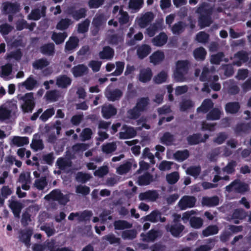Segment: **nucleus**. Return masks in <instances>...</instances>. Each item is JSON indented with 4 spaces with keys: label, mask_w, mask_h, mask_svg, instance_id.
<instances>
[{
    "label": "nucleus",
    "mask_w": 251,
    "mask_h": 251,
    "mask_svg": "<svg viewBox=\"0 0 251 251\" xmlns=\"http://www.w3.org/2000/svg\"><path fill=\"white\" fill-rule=\"evenodd\" d=\"M72 24V21L68 18L61 19L57 24L56 28L58 30H64L67 29Z\"/></svg>",
    "instance_id": "nucleus-42"
},
{
    "label": "nucleus",
    "mask_w": 251,
    "mask_h": 251,
    "mask_svg": "<svg viewBox=\"0 0 251 251\" xmlns=\"http://www.w3.org/2000/svg\"><path fill=\"white\" fill-rule=\"evenodd\" d=\"M214 103L210 99H206L203 100L201 106L197 108L198 112H202L203 113H207L211 109L213 108Z\"/></svg>",
    "instance_id": "nucleus-26"
},
{
    "label": "nucleus",
    "mask_w": 251,
    "mask_h": 251,
    "mask_svg": "<svg viewBox=\"0 0 251 251\" xmlns=\"http://www.w3.org/2000/svg\"><path fill=\"white\" fill-rule=\"evenodd\" d=\"M249 53L244 50H241L237 51L234 54V57L237 60H234L232 62V65L240 67L243 64L247 62L249 60Z\"/></svg>",
    "instance_id": "nucleus-10"
},
{
    "label": "nucleus",
    "mask_w": 251,
    "mask_h": 251,
    "mask_svg": "<svg viewBox=\"0 0 251 251\" xmlns=\"http://www.w3.org/2000/svg\"><path fill=\"white\" fill-rule=\"evenodd\" d=\"M240 109V103L237 101L229 102L225 105V110L227 113L236 114Z\"/></svg>",
    "instance_id": "nucleus-28"
},
{
    "label": "nucleus",
    "mask_w": 251,
    "mask_h": 251,
    "mask_svg": "<svg viewBox=\"0 0 251 251\" xmlns=\"http://www.w3.org/2000/svg\"><path fill=\"white\" fill-rule=\"evenodd\" d=\"M247 216V213L243 209H236L233 212L232 217L234 219L243 220Z\"/></svg>",
    "instance_id": "nucleus-55"
},
{
    "label": "nucleus",
    "mask_w": 251,
    "mask_h": 251,
    "mask_svg": "<svg viewBox=\"0 0 251 251\" xmlns=\"http://www.w3.org/2000/svg\"><path fill=\"white\" fill-rule=\"evenodd\" d=\"M106 22L103 14H96L94 17L92 24L93 26V29L92 30L93 35H96L99 32L100 27L104 24Z\"/></svg>",
    "instance_id": "nucleus-6"
},
{
    "label": "nucleus",
    "mask_w": 251,
    "mask_h": 251,
    "mask_svg": "<svg viewBox=\"0 0 251 251\" xmlns=\"http://www.w3.org/2000/svg\"><path fill=\"white\" fill-rule=\"evenodd\" d=\"M19 233L20 241L25 244L26 247H29L31 237L33 234L32 229L29 228L24 230H21Z\"/></svg>",
    "instance_id": "nucleus-16"
},
{
    "label": "nucleus",
    "mask_w": 251,
    "mask_h": 251,
    "mask_svg": "<svg viewBox=\"0 0 251 251\" xmlns=\"http://www.w3.org/2000/svg\"><path fill=\"white\" fill-rule=\"evenodd\" d=\"M225 55L223 52H219L211 55V62L213 64L219 65L222 61Z\"/></svg>",
    "instance_id": "nucleus-64"
},
{
    "label": "nucleus",
    "mask_w": 251,
    "mask_h": 251,
    "mask_svg": "<svg viewBox=\"0 0 251 251\" xmlns=\"http://www.w3.org/2000/svg\"><path fill=\"white\" fill-rule=\"evenodd\" d=\"M11 110L5 107H0V121H3L10 119Z\"/></svg>",
    "instance_id": "nucleus-53"
},
{
    "label": "nucleus",
    "mask_w": 251,
    "mask_h": 251,
    "mask_svg": "<svg viewBox=\"0 0 251 251\" xmlns=\"http://www.w3.org/2000/svg\"><path fill=\"white\" fill-rule=\"evenodd\" d=\"M113 226L116 230H124L130 228L132 227V224L127 221L118 220L114 222Z\"/></svg>",
    "instance_id": "nucleus-33"
},
{
    "label": "nucleus",
    "mask_w": 251,
    "mask_h": 251,
    "mask_svg": "<svg viewBox=\"0 0 251 251\" xmlns=\"http://www.w3.org/2000/svg\"><path fill=\"white\" fill-rule=\"evenodd\" d=\"M168 75L164 71H161L153 78V81L155 84H160L166 82Z\"/></svg>",
    "instance_id": "nucleus-46"
},
{
    "label": "nucleus",
    "mask_w": 251,
    "mask_h": 251,
    "mask_svg": "<svg viewBox=\"0 0 251 251\" xmlns=\"http://www.w3.org/2000/svg\"><path fill=\"white\" fill-rule=\"evenodd\" d=\"M116 70L111 74V75L119 76L123 73L125 67V63L122 61H117L116 62Z\"/></svg>",
    "instance_id": "nucleus-61"
},
{
    "label": "nucleus",
    "mask_w": 251,
    "mask_h": 251,
    "mask_svg": "<svg viewBox=\"0 0 251 251\" xmlns=\"http://www.w3.org/2000/svg\"><path fill=\"white\" fill-rule=\"evenodd\" d=\"M87 9L85 8H80L76 9L74 6H69L67 8V13L71 15L73 18L78 21L81 19L84 18L87 15Z\"/></svg>",
    "instance_id": "nucleus-5"
},
{
    "label": "nucleus",
    "mask_w": 251,
    "mask_h": 251,
    "mask_svg": "<svg viewBox=\"0 0 251 251\" xmlns=\"http://www.w3.org/2000/svg\"><path fill=\"white\" fill-rule=\"evenodd\" d=\"M167 35L164 32H162L152 39V42L155 46L162 47L167 43Z\"/></svg>",
    "instance_id": "nucleus-23"
},
{
    "label": "nucleus",
    "mask_w": 251,
    "mask_h": 251,
    "mask_svg": "<svg viewBox=\"0 0 251 251\" xmlns=\"http://www.w3.org/2000/svg\"><path fill=\"white\" fill-rule=\"evenodd\" d=\"M149 104V98L148 97H143L137 100L135 106L136 108H138L142 112L147 110Z\"/></svg>",
    "instance_id": "nucleus-31"
},
{
    "label": "nucleus",
    "mask_w": 251,
    "mask_h": 251,
    "mask_svg": "<svg viewBox=\"0 0 251 251\" xmlns=\"http://www.w3.org/2000/svg\"><path fill=\"white\" fill-rule=\"evenodd\" d=\"M194 57L197 60H203L206 55V51L203 47L196 49L193 51Z\"/></svg>",
    "instance_id": "nucleus-45"
},
{
    "label": "nucleus",
    "mask_w": 251,
    "mask_h": 251,
    "mask_svg": "<svg viewBox=\"0 0 251 251\" xmlns=\"http://www.w3.org/2000/svg\"><path fill=\"white\" fill-rule=\"evenodd\" d=\"M47 201H57L60 204L65 205L69 201L68 198L61 193L59 189H54L45 197Z\"/></svg>",
    "instance_id": "nucleus-4"
},
{
    "label": "nucleus",
    "mask_w": 251,
    "mask_h": 251,
    "mask_svg": "<svg viewBox=\"0 0 251 251\" xmlns=\"http://www.w3.org/2000/svg\"><path fill=\"white\" fill-rule=\"evenodd\" d=\"M11 142L13 145L17 147H22L29 143V139L27 137L14 136Z\"/></svg>",
    "instance_id": "nucleus-40"
},
{
    "label": "nucleus",
    "mask_w": 251,
    "mask_h": 251,
    "mask_svg": "<svg viewBox=\"0 0 251 251\" xmlns=\"http://www.w3.org/2000/svg\"><path fill=\"white\" fill-rule=\"evenodd\" d=\"M197 201L196 198L194 196H183L178 202V205L181 210H185L187 208L193 207Z\"/></svg>",
    "instance_id": "nucleus-9"
},
{
    "label": "nucleus",
    "mask_w": 251,
    "mask_h": 251,
    "mask_svg": "<svg viewBox=\"0 0 251 251\" xmlns=\"http://www.w3.org/2000/svg\"><path fill=\"white\" fill-rule=\"evenodd\" d=\"M221 111L217 108H213L207 114L206 118L207 120L215 121L220 119Z\"/></svg>",
    "instance_id": "nucleus-38"
},
{
    "label": "nucleus",
    "mask_w": 251,
    "mask_h": 251,
    "mask_svg": "<svg viewBox=\"0 0 251 251\" xmlns=\"http://www.w3.org/2000/svg\"><path fill=\"white\" fill-rule=\"evenodd\" d=\"M233 130L235 134L238 136L248 134L251 130V122L238 123Z\"/></svg>",
    "instance_id": "nucleus-13"
},
{
    "label": "nucleus",
    "mask_w": 251,
    "mask_h": 251,
    "mask_svg": "<svg viewBox=\"0 0 251 251\" xmlns=\"http://www.w3.org/2000/svg\"><path fill=\"white\" fill-rule=\"evenodd\" d=\"M201 134L200 133H194L187 136L186 140L190 146L198 145L201 143L200 137Z\"/></svg>",
    "instance_id": "nucleus-41"
},
{
    "label": "nucleus",
    "mask_w": 251,
    "mask_h": 251,
    "mask_svg": "<svg viewBox=\"0 0 251 251\" xmlns=\"http://www.w3.org/2000/svg\"><path fill=\"white\" fill-rule=\"evenodd\" d=\"M202 204L208 207L217 206L219 203V198L215 196L211 197H203L202 201Z\"/></svg>",
    "instance_id": "nucleus-32"
},
{
    "label": "nucleus",
    "mask_w": 251,
    "mask_h": 251,
    "mask_svg": "<svg viewBox=\"0 0 251 251\" xmlns=\"http://www.w3.org/2000/svg\"><path fill=\"white\" fill-rule=\"evenodd\" d=\"M102 116L105 119H109L116 115L117 110L111 104H105L101 107Z\"/></svg>",
    "instance_id": "nucleus-12"
},
{
    "label": "nucleus",
    "mask_w": 251,
    "mask_h": 251,
    "mask_svg": "<svg viewBox=\"0 0 251 251\" xmlns=\"http://www.w3.org/2000/svg\"><path fill=\"white\" fill-rule=\"evenodd\" d=\"M236 182L234 184V192L238 193L243 194L249 190L248 184L241 182L239 179L234 180Z\"/></svg>",
    "instance_id": "nucleus-30"
},
{
    "label": "nucleus",
    "mask_w": 251,
    "mask_h": 251,
    "mask_svg": "<svg viewBox=\"0 0 251 251\" xmlns=\"http://www.w3.org/2000/svg\"><path fill=\"white\" fill-rule=\"evenodd\" d=\"M72 81L71 78L67 75H59L57 78L56 83L59 88H66L71 84Z\"/></svg>",
    "instance_id": "nucleus-21"
},
{
    "label": "nucleus",
    "mask_w": 251,
    "mask_h": 251,
    "mask_svg": "<svg viewBox=\"0 0 251 251\" xmlns=\"http://www.w3.org/2000/svg\"><path fill=\"white\" fill-rule=\"evenodd\" d=\"M175 141V137L169 132H165L160 138V142L166 146H171Z\"/></svg>",
    "instance_id": "nucleus-39"
},
{
    "label": "nucleus",
    "mask_w": 251,
    "mask_h": 251,
    "mask_svg": "<svg viewBox=\"0 0 251 251\" xmlns=\"http://www.w3.org/2000/svg\"><path fill=\"white\" fill-rule=\"evenodd\" d=\"M186 26L185 23L179 21L172 26L171 31L174 34L180 35L184 31Z\"/></svg>",
    "instance_id": "nucleus-29"
},
{
    "label": "nucleus",
    "mask_w": 251,
    "mask_h": 251,
    "mask_svg": "<svg viewBox=\"0 0 251 251\" xmlns=\"http://www.w3.org/2000/svg\"><path fill=\"white\" fill-rule=\"evenodd\" d=\"M122 130L124 131L119 133V138L120 139H131L135 137L137 135V132L134 128L126 125H124L122 126Z\"/></svg>",
    "instance_id": "nucleus-8"
},
{
    "label": "nucleus",
    "mask_w": 251,
    "mask_h": 251,
    "mask_svg": "<svg viewBox=\"0 0 251 251\" xmlns=\"http://www.w3.org/2000/svg\"><path fill=\"white\" fill-rule=\"evenodd\" d=\"M21 99L23 101V103L21 105L23 111L24 113L31 112L35 106L33 93H26Z\"/></svg>",
    "instance_id": "nucleus-3"
},
{
    "label": "nucleus",
    "mask_w": 251,
    "mask_h": 251,
    "mask_svg": "<svg viewBox=\"0 0 251 251\" xmlns=\"http://www.w3.org/2000/svg\"><path fill=\"white\" fill-rule=\"evenodd\" d=\"M190 224L192 227L199 228L202 226L203 221L200 217H192L190 219Z\"/></svg>",
    "instance_id": "nucleus-57"
},
{
    "label": "nucleus",
    "mask_w": 251,
    "mask_h": 251,
    "mask_svg": "<svg viewBox=\"0 0 251 251\" xmlns=\"http://www.w3.org/2000/svg\"><path fill=\"white\" fill-rule=\"evenodd\" d=\"M179 179V175L177 172H174L166 175V180L169 184H175Z\"/></svg>",
    "instance_id": "nucleus-49"
},
{
    "label": "nucleus",
    "mask_w": 251,
    "mask_h": 251,
    "mask_svg": "<svg viewBox=\"0 0 251 251\" xmlns=\"http://www.w3.org/2000/svg\"><path fill=\"white\" fill-rule=\"evenodd\" d=\"M105 96L109 101H115L119 100L123 96L122 91L119 89L110 90L105 94Z\"/></svg>",
    "instance_id": "nucleus-24"
},
{
    "label": "nucleus",
    "mask_w": 251,
    "mask_h": 251,
    "mask_svg": "<svg viewBox=\"0 0 251 251\" xmlns=\"http://www.w3.org/2000/svg\"><path fill=\"white\" fill-rule=\"evenodd\" d=\"M48 182L45 176L35 180L34 185L39 190H43L47 185Z\"/></svg>",
    "instance_id": "nucleus-59"
},
{
    "label": "nucleus",
    "mask_w": 251,
    "mask_h": 251,
    "mask_svg": "<svg viewBox=\"0 0 251 251\" xmlns=\"http://www.w3.org/2000/svg\"><path fill=\"white\" fill-rule=\"evenodd\" d=\"M40 52L46 55L52 56L55 51V46L53 43L45 44L40 47Z\"/></svg>",
    "instance_id": "nucleus-20"
},
{
    "label": "nucleus",
    "mask_w": 251,
    "mask_h": 251,
    "mask_svg": "<svg viewBox=\"0 0 251 251\" xmlns=\"http://www.w3.org/2000/svg\"><path fill=\"white\" fill-rule=\"evenodd\" d=\"M185 228L184 226L181 223H176L168 224L166 226V229L168 232H170L171 235L174 237H179L181 236V233Z\"/></svg>",
    "instance_id": "nucleus-7"
},
{
    "label": "nucleus",
    "mask_w": 251,
    "mask_h": 251,
    "mask_svg": "<svg viewBox=\"0 0 251 251\" xmlns=\"http://www.w3.org/2000/svg\"><path fill=\"white\" fill-rule=\"evenodd\" d=\"M71 72L75 77H78L86 75L89 72V69L84 64H78L72 68Z\"/></svg>",
    "instance_id": "nucleus-14"
},
{
    "label": "nucleus",
    "mask_w": 251,
    "mask_h": 251,
    "mask_svg": "<svg viewBox=\"0 0 251 251\" xmlns=\"http://www.w3.org/2000/svg\"><path fill=\"white\" fill-rule=\"evenodd\" d=\"M214 8L206 2H203L198 7L196 13L199 15V25L201 29L208 27L212 24L211 15Z\"/></svg>",
    "instance_id": "nucleus-1"
},
{
    "label": "nucleus",
    "mask_w": 251,
    "mask_h": 251,
    "mask_svg": "<svg viewBox=\"0 0 251 251\" xmlns=\"http://www.w3.org/2000/svg\"><path fill=\"white\" fill-rule=\"evenodd\" d=\"M164 58V52L160 50H157L150 56V62L156 65L162 61Z\"/></svg>",
    "instance_id": "nucleus-27"
},
{
    "label": "nucleus",
    "mask_w": 251,
    "mask_h": 251,
    "mask_svg": "<svg viewBox=\"0 0 251 251\" xmlns=\"http://www.w3.org/2000/svg\"><path fill=\"white\" fill-rule=\"evenodd\" d=\"M151 51V47L147 44H143L137 49V55L140 59L146 57Z\"/></svg>",
    "instance_id": "nucleus-22"
},
{
    "label": "nucleus",
    "mask_w": 251,
    "mask_h": 251,
    "mask_svg": "<svg viewBox=\"0 0 251 251\" xmlns=\"http://www.w3.org/2000/svg\"><path fill=\"white\" fill-rule=\"evenodd\" d=\"M9 207L16 218H19L21 210L22 209V204L19 201H12L9 204Z\"/></svg>",
    "instance_id": "nucleus-36"
},
{
    "label": "nucleus",
    "mask_w": 251,
    "mask_h": 251,
    "mask_svg": "<svg viewBox=\"0 0 251 251\" xmlns=\"http://www.w3.org/2000/svg\"><path fill=\"white\" fill-rule=\"evenodd\" d=\"M152 75V72L150 68L142 69L140 70L138 80L142 83H147L151 80Z\"/></svg>",
    "instance_id": "nucleus-15"
},
{
    "label": "nucleus",
    "mask_w": 251,
    "mask_h": 251,
    "mask_svg": "<svg viewBox=\"0 0 251 251\" xmlns=\"http://www.w3.org/2000/svg\"><path fill=\"white\" fill-rule=\"evenodd\" d=\"M92 211L89 210H84L82 212H79V216L77 217V220L79 222L89 221L92 216Z\"/></svg>",
    "instance_id": "nucleus-52"
},
{
    "label": "nucleus",
    "mask_w": 251,
    "mask_h": 251,
    "mask_svg": "<svg viewBox=\"0 0 251 251\" xmlns=\"http://www.w3.org/2000/svg\"><path fill=\"white\" fill-rule=\"evenodd\" d=\"M20 10V5L17 2L6 1L2 3V12L5 14H15Z\"/></svg>",
    "instance_id": "nucleus-11"
},
{
    "label": "nucleus",
    "mask_w": 251,
    "mask_h": 251,
    "mask_svg": "<svg viewBox=\"0 0 251 251\" xmlns=\"http://www.w3.org/2000/svg\"><path fill=\"white\" fill-rule=\"evenodd\" d=\"M37 83L36 80L32 76L28 77L26 80L23 83V85L28 90H32Z\"/></svg>",
    "instance_id": "nucleus-54"
},
{
    "label": "nucleus",
    "mask_w": 251,
    "mask_h": 251,
    "mask_svg": "<svg viewBox=\"0 0 251 251\" xmlns=\"http://www.w3.org/2000/svg\"><path fill=\"white\" fill-rule=\"evenodd\" d=\"M141 111L136 108L135 106L132 109H130L127 111V114L129 118L130 119L136 120L141 115Z\"/></svg>",
    "instance_id": "nucleus-60"
},
{
    "label": "nucleus",
    "mask_w": 251,
    "mask_h": 251,
    "mask_svg": "<svg viewBox=\"0 0 251 251\" xmlns=\"http://www.w3.org/2000/svg\"><path fill=\"white\" fill-rule=\"evenodd\" d=\"M117 146L115 142L108 143L102 146V151L103 152L109 154L115 151Z\"/></svg>",
    "instance_id": "nucleus-51"
},
{
    "label": "nucleus",
    "mask_w": 251,
    "mask_h": 251,
    "mask_svg": "<svg viewBox=\"0 0 251 251\" xmlns=\"http://www.w3.org/2000/svg\"><path fill=\"white\" fill-rule=\"evenodd\" d=\"M99 55L101 59L111 60L114 56V50L109 46H105L99 52Z\"/></svg>",
    "instance_id": "nucleus-18"
},
{
    "label": "nucleus",
    "mask_w": 251,
    "mask_h": 251,
    "mask_svg": "<svg viewBox=\"0 0 251 251\" xmlns=\"http://www.w3.org/2000/svg\"><path fill=\"white\" fill-rule=\"evenodd\" d=\"M228 138V135L225 132H219L217 137L213 139V142L218 145H221L224 143L226 140Z\"/></svg>",
    "instance_id": "nucleus-63"
},
{
    "label": "nucleus",
    "mask_w": 251,
    "mask_h": 251,
    "mask_svg": "<svg viewBox=\"0 0 251 251\" xmlns=\"http://www.w3.org/2000/svg\"><path fill=\"white\" fill-rule=\"evenodd\" d=\"M72 158L73 157L71 154H70L69 157L68 158L59 157L57 160L56 165L58 168L61 170H64L67 167H71L72 166Z\"/></svg>",
    "instance_id": "nucleus-25"
},
{
    "label": "nucleus",
    "mask_w": 251,
    "mask_h": 251,
    "mask_svg": "<svg viewBox=\"0 0 251 251\" xmlns=\"http://www.w3.org/2000/svg\"><path fill=\"white\" fill-rule=\"evenodd\" d=\"M153 181V176L149 172H146L138 177L137 183L140 186L149 185Z\"/></svg>",
    "instance_id": "nucleus-19"
},
{
    "label": "nucleus",
    "mask_w": 251,
    "mask_h": 251,
    "mask_svg": "<svg viewBox=\"0 0 251 251\" xmlns=\"http://www.w3.org/2000/svg\"><path fill=\"white\" fill-rule=\"evenodd\" d=\"M189 67L190 63L187 60H178L176 62V69L174 73V78L176 82L185 81V75L188 73Z\"/></svg>",
    "instance_id": "nucleus-2"
},
{
    "label": "nucleus",
    "mask_w": 251,
    "mask_h": 251,
    "mask_svg": "<svg viewBox=\"0 0 251 251\" xmlns=\"http://www.w3.org/2000/svg\"><path fill=\"white\" fill-rule=\"evenodd\" d=\"M90 21L88 19H86L81 23L78 24L77 31L80 33H84L87 32L89 29Z\"/></svg>",
    "instance_id": "nucleus-50"
},
{
    "label": "nucleus",
    "mask_w": 251,
    "mask_h": 251,
    "mask_svg": "<svg viewBox=\"0 0 251 251\" xmlns=\"http://www.w3.org/2000/svg\"><path fill=\"white\" fill-rule=\"evenodd\" d=\"M49 65V62L46 58H41L36 60L33 63V67L37 70H41L44 68L48 66Z\"/></svg>",
    "instance_id": "nucleus-47"
},
{
    "label": "nucleus",
    "mask_w": 251,
    "mask_h": 251,
    "mask_svg": "<svg viewBox=\"0 0 251 251\" xmlns=\"http://www.w3.org/2000/svg\"><path fill=\"white\" fill-rule=\"evenodd\" d=\"M67 34L66 32H59L56 33L53 32L52 34L51 39L53 40L56 45H59L63 43L66 37Z\"/></svg>",
    "instance_id": "nucleus-37"
},
{
    "label": "nucleus",
    "mask_w": 251,
    "mask_h": 251,
    "mask_svg": "<svg viewBox=\"0 0 251 251\" xmlns=\"http://www.w3.org/2000/svg\"><path fill=\"white\" fill-rule=\"evenodd\" d=\"M194 103L191 100H185L180 103V110L181 111H185L194 106Z\"/></svg>",
    "instance_id": "nucleus-58"
},
{
    "label": "nucleus",
    "mask_w": 251,
    "mask_h": 251,
    "mask_svg": "<svg viewBox=\"0 0 251 251\" xmlns=\"http://www.w3.org/2000/svg\"><path fill=\"white\" fill-rule=\"evenodd\" d=\"M219 228L216 225H210L208 226L202 231V235L204 237L215 235L218 233Z\"/></svg>",
    "instance_id": "nucleus-44"
},
{
    "label": "nucleus",
    "mask_w": 251,
    "mask_h": 251,
    "mask_svg": "<svg viewBox=\"0 0 251 251\" xmlns=\"http://www.w3.org/2000/svg\"><path fill=\"white\" fill-rule=\"evenodd\" d=\"M79 40L75 36L70 37L69 40L66 42L65 50L66 51L72 50L76 48L78 45Z\"/></svg>",
    "instance_id": "nucleus-35"
},
{
    "label": "nucleus",
    "mask_w": 251,
    "mask_h": 251,
    "mask_svg": "<svg viewBox=\"0 0 251 251\" xmlns=\"http://www.w3.org/2000/svg\"><path fill=\"white\" fill-rule=\"evenodd\" d=\"M237 166V162L235 160H232L223 168V171L227 174H232L235 171V167Z\"/></svg>",
    "instance_id": "nucleus-48"
},
{
    "label": "nucleus",
    "mask_w": 251,
    "mask_h": 251,
    "mask_svg": "<svg viewBox=\"0 0 251 251\" xmlns=\"http://www.w3.org/2000/svg\"><path fill=\"white\" fill-rule=\"evenodd\" d=\"M137 234L136 229H132L126 230L122 232V237L124 240H133L135 239Z\"/></svg>",
    "instance_id": "nucleus-43"
},
{
    "label": "nucleus",
    "mask_w": 251,
    "mask_h": 251,
    "mask_svg": "<svg viewBox=\"0 0 251 251\" xmlns=\"http://www.w3.org/2000/svg\"><path fill=\"white\" fill-rule=\"evenodd\" d=\"M174 158L178 162H182L187 159L190 156L188 150L177 151L174 153Z\"/></svg>",
    "instance_id": "nucleus-34"
},
{
    "label": "nucleus",
    "mask_w": 251,
    "mask_h": 251,
    "mask_svg": "<svg viewBox=\"0 0 251 251\" xmlns=\"http://www.w3.org/2000/svg\"><path fill=\"white\" fill-rule=\"evenodd\" d=\"M159 197V195L156 190H148L145 192L141 193L139 195L140 201L149 200L151 201H155Z\"/></svg>",
    "instance_id": "nucleus-17"
},
{
    "label": "nucleus",
    "mask_w": 251,
    "mask_h": 251,
    "mask_svg": "<svg viewBox=\"0 0 251 251\" xmlns=\"http://www.w3.org/2000/svg\"><path fill=\"white\" fill-rule=\"evenodd\" d=\"M196 39L199 43H206L209 39V35L204 31H201L197 34Z\"/></svg>",
    "instance_id": "nucleus-62"
},
{
    "label": "nucleus",
    "mask_w": 251,
    "mask_h": 251,
    "mask_svg": "<svg viewBox=\"0 0 251 251\" xmlns=\"http://www.w3.org/2000/svg\"><path fill=\"white\" fill-rule=\"evenodd\" d=\"M54 112L53 108H48L42 114L39 118L42 121L45 122L54 115Z\"/></svg>",
    "instance_id": "nucleus-56"
}]
</instances>
